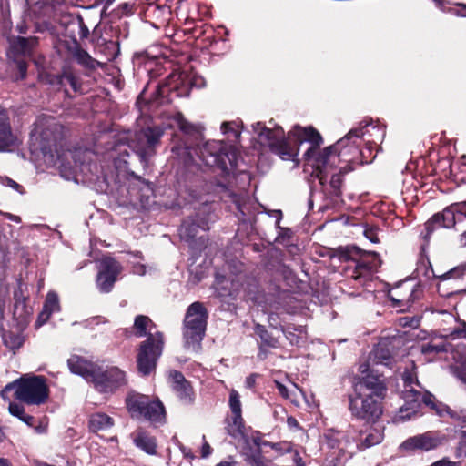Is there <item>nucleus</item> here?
Segmentation results:
<instances>
[{
    "instance_id": "c03bdc74",
    "label": "nucleus",
    "mask_w": 466,
    "mask_h": 466,
    "mask_svg": "<svg viewBox=\"0 0 466 466\" xmlns=\"http://www.w3.org/2000/svg\"><path fill=\"white\" fill-rule=\"evenodd\" d=\"M343 432L346 435L344 436L345 447L349 449L355 445L358 449V442H360V438L363 436V431L357 430L354 426H349L348 430Z\"/></svg>"
},
{
    "instance_id": "09e8293b",
    "label": "nucleus",
    "mask_w": 466,
    "mask_h": 466,
    "mask_svg": "<svg viewBox=\"0 0 466 466\" xmlns=\"http://www.w3.org/2000/svg\"><path fill=\"white\" fill-rule=\"evenodd\" d=\"M3 340L5 346L13 350L19 349L23 343V339L20 336L15 335L11 332L5 333L3 335Z\"/></svg>"
},
{
    "instance_id": "774afa93",
    "label": "nucleus",
    "mask_w": 466,
    "mask_h": 466,
    "mask_svg": "<svg viewBox=\"0 0 466 466\" xmlns=\"http://www.w3.org/2000/svg\"><path fill=\"white\" fill-rule=\"evenodd\" d=\"M17 67H18L19 73L21 75V77L24 78L26 74V64L23 61H18Z\"/></svg>"
},
{
    "instance_id": "79ce46f5",
    "label": "nucleus",
    "mask_w": 466,
    "mask_h": 466,
    "mask_svg": "<svg viewBox=\"0 0 466 466\" xmlns=\"http://www.w3.org/2000/svg\"><path fill=\"white\" fill-rule=\"evenodd\" d=\"M15 298L14 316L21 322H25L26 318L31 314V309L25 305L24 298H18L16 293L15 294Z\"/></svg>"
},
{
    "instance_id": "a19ab883",
    "label": "nucleus",
    "mask_w": 466,
    "mask_h": 466,
    "mask_svg": "<svg viewBox=\"0 0 466 466\" xmlns=\"http://www.w3.org/2000/svg\"><path fill=\"white\" fill-rule=\"evenodd\" d=\"M230 285L229 280H228L224 276H216L214 289L218 297L226 298L233 296V292L229 288Z\"/></svg>"
},
{
    "instance_id": "e433bc0d",
    "label": "nucleus",
    "mask_w": 466,
    "mask_h": 466,
    "mask_svg": "<svg viewBox=\"0 0 466 466\" xmlns=\"http://www.w3.org/2000/svg\"><path fill=\"white\" fill-rule=\"evenodd\" d=\"M374 360L377 363L388 365L391 359V351L387 341H380L373 350Z\"/></svg>"
},
{
    "instance_id": "393cba45",
    "label": "nucleus",
    "mask_w": 466,
    "mask_h": 466,
    "mask_svg": "<svg viewBox=\"0 0 466 466\" xmlns=\"http://www.w3.org/2000/svg\"><path fill=\"white\" fill-rule=\"evenodd\" d=\"M384 438L383 431L376 427H369L363 431V436L360 438L358 442V450L363 451L367 448L379 444Z\"/></svg>"
},
{
    "instance_id": "20e7f679",
    "label": "nucleus",
    "mask_w": 466,
    "mask_h": 466,
    "mask_svg": "<svg viewBox=\"0 0 466 466\" xmlns=\"http://www.w3.org/2000/svg\"><path fill=\"white\" fill-rule=\"evenodd\" d=\"M154 323L145 315H137L134 320L135 335L137 338L147 337L141 342L137 357V369L143 375H148L156 368L157 361L164 348V336L160 331L149 332Z\"/></svg>"
},
{
    "instance_id": "0e129e2a",
    "label": "nucleus",
    "mask_w": 466,
    "mask_h": 466,
    "mask_svg": "<svg viewBox=\"0 0 466 466\" xmlns=\"http://www.w3.org/2000/svg\"><path fill=\"white\" fill-rule=\"evenodd\" d=\"M133 271L135 274L137 275H139V276H143L146 274L147 270H146V266L144 264H137L134 266L133 268Z\"/></svg>"
},
{
    "instance_id": "6ab92c4d",
    "label": "nucleus",
    "mask_w": 466,
    "mask_h": 466,
    "mask_svg": "<svg viewBox=\"0 0 466 466\" xmlns=\"http://www.w3.org/2000/svg\"><path fill=\"white\" fill-rule=\"evenodd\" d=\"M441 443L442 439L441 437L432 431H428L408 438L400 445V450L408 452L430 451L438 448Z\"/></svg>"
},
{
    "instance_id": "4468645a",
    "label": "nucleus",
    "mask_w": 466,
    "mask_h": 466,
    "mask_svg": "<svg viewBox=\"0 0 466 466\" xmlns=\"http://www.w3.org/2000/svg\"><path fill=\"white\" fill-rule=\"evenodd\" d=\"M63 126L52 116L39 117L35 123L32 137L39 140L40 149L43 152L51 150L58 139L62 137Z\"/></svg>"
},
{
    "instance_id": "9d476101",
    "label": "nucleus",
    "mask_w": 466,
    "mask_h": 466,
    "mask_svg": "<svg viewBox=\"0 0 466 466\" xmlns=\"http://www.w3.org/2000/svg\"><path fill=\"white\" fill-rule=\"evenodd\" d=\"M455 227L458 231H461L460 243L466 246V202L453 204L446 208L441 213L435 214L425 223L427 231L424 238H430V235L437 228H450Z\"/></svg>"
},
{
    "instance_id": "338daca9",
    "label": "nucleus",
    "mask_w": 466,
    "mask_h": 466,
    "mask_svg": "<svg viewBox=\"0 0 466 466\" xmlns=\"http://www.w3.org/2000/svg\"><path fill=\"white\" fill-rule=\"evenodd\" d=\"M211 447L209 446L208 443H204L203 446H202V449H201V456L203 458H207L208 457L210 454H211Z\"/></svg>"
},
{
    "instance_id": "6e6552de",
    "label": "nucleus",
    "mask_w": 466,
    "mask_h": 466,
    "mask_svg": "<svg viewBox=\"0 0 466 466\" xmlns=\"http://www.w3.org/2000/svg\"><path fill=\"white\" fill-rule=\"evenodd\" d=\"M208 318V310L202 302H193L187 309L183 321V339L187 350L198 351L200 348Z\"/></svg>"
},
{
    "instance_id": "8fccbe9b",
    "label": "nucleus",
    "mask_w": 466,
    "mask_h": 466,
    "mask_svg": "<svg viewBox=\"0 0 466 466\" xmlns=\"http://www.w3.org/2000/svg\"><path fill=\"white\" fill-rule=\"evenodd\" d=\"M72 25H73V27H77V35L80 37V39H86L88 37L89 29L85 25L82 16L73 17Z\"/></svg>"
},
{
    "instance_id": "13d9d810",
    "label": "nucleus",
    "mask_w": 466,
    "mask_h": 466,
    "mask_svg": "<svg viewBox=\"0 0 466 466\" xmlns=\"http://www.w3.org/2000/svg\"><path fill=\"white\" fill-rule=\"evenodd\" d=\"M458 461H452L449 458H442L441 460L432 462L430 466H460Z\"/></svg>"
},
{
    "instance_id": "49530a36",
    "label": "nucleus",
    "mask_w": 466,
    "mask_h": 466,
    "mask_svg": "<svg viewBox=\"0 0 466 466\" xmlns=\"http://www.w3.org/2000/svg\"><path fill=\"white\" fill-rule=\"evenodd\" d=\"M59 83L62 85L68 84L75 92L81 90V84L79 79L71 72H64L59 76Z\"/></svg>"
},
{
    "instance_id": "6e6d98bb",
    "label": "nucleus",
    "mask_w": 466,
    "mask_h": 466,
    "mask_svg": "<svg viewBox=\"0 0 466 466\" xmlns=\"http://www.w3.org/2000/svg\"><path fill=\"white\" fill-rule=\"evenodd\" d=\"M75 16H81L80 15H74V14H65L61 16L60 24L63 25L67 31L68 28L73 27L72 25V20Z\"/></svg>"
},
{
    "instance_id": "e2e57ef3",
    "label": "nucleus",
    "mask_w": 466,
    "mask_h": 466,
    "mask_svg": "<svg viewBox=\"0 0 466 466\" xmlns=\"http://www.w3.org/2000/svg\"><path fill=\"white\" fill-rule=\"evenodd\" d=\"M456 457H466V441H461L456 450Z\"/></svg>"
},
{
    "instance_id": "5fc2aeb1",
    "label": "nucleus",
    "mask_w": 466,
    "mask_h": 466,
    "mask_svg": "<svg viewBox=\"0 0 466 466\" xmlns=\"http://www.w3.org/2000/svg\"><path fill=\"white\" fill-rule=\"evenodd\" d=\"M449 337L451 339H460V338H466V323H461V328H458L453 329Z\"/></svg>"
},
{
    "instance_id": "c85d7f7f",
    "label": "nucleus",
    "mask_w": 466,
    "mask_h": 466,
    "mask_svg": "<svg viewBox=\"0 0 466 466\" xmlns=\"http://www.w3.org/2000/svg\"><path fill=\"white\" fill-rule=\"evenodd\" d=\"M226 430L228 433L235 438H244V421L242 414H232V416L227 420Z\"/></svg>"
},
{
    "instance_id": "f704fd0d",
    "label": "nucleus",
    "mask_w": 466,
    "mask_h": 466,
    "mask_svg": "<svg viewBox=\"0 0 466 466\" xmlns=\"http://www.w3.org/2000/svg\"><path fill=\"white\" fill-rule=\"evenodd\" d=\"M344 434L343 431H336V430H328L325 433V439L327 440L328 445L332 449H339L343 451L347 450L344 442Z\"/></svg>"
},
{
    "instance_id": "bf43d9fd",
    "label": "nucleus",
    "mask_w": 466,
    "mask_h": 466,
    "mask_svg": "<svg viewBox=\"0 0 466 466\" xmlns=\"http://www.w3.org/2000/svg\"><path fill=\"white\" fill-rule=\"evenodd\" d=\"M276 387L279 390V393L285 399H290L291 396L289 394V390L281 382L275 381Z\"/></svg>"
},
{
    "instance_id": "ddd939ff",
    "label": "nucleus",
    "mask_w": 466,
    "mask_h": 466,
    "mask_svg": "<svg viewBox=\"0 0 466 466\" xmlns=\"http://www.w3.org/2000/svg\"><path fill=\"white\" fill-rule=\"evenodd\" d=\"M385 127L375 124L372 120L362 121L358 127L350 129L342 138H348V147L355 146L357 149L361 143L380 146L385 137Z\"/></svg>"
},
{
    "instance_id": "4be33fe9",
    "label": "nucleus",
    "mask_w": 466,
    "mask_h": 466,
    "mask_svg": "<svg viewBox=\"0 0 466 466\" xmlns=\"http://www.w3.org/2000/svg\"><path fill=\"white\" fill-rule=\"evenodd\" d=\"M354 269L352 270L350 277L354 279H360L380 267L381 261L379 258V255L376 252H372L370 253L368 257L361 258L360 259L354 261Z\"/></svg>"
},
{
    "instance_id": "39448f33",
    "label": "nucleus",
    "mask_w": 466,
    "mask_h": 466,
    "mask_svg": "<svg viewBox=\"0 0 466 466\" xmlns=\"http://www.w3.org/2000/svg\"><path fill=\"white\" fill-rule=\"evenodd\" d=\"M89 159L90 153L87 151H77L74 154L76 167L79 168V172L83 175L84 178L88 182H99L102 180L108 185L116 177V169L121 168L127 164L126 157L128 153L125 145H116L114 148L106 153L105 159L111 160V165H100L96 162L85 161L79 162V157Z\"/></svg>"
},
{
    "instance_id": "cd10ccee",
    "label": "nucleus",
    "mask_w": 466,
    "mask_h": 466,
    "mask_svg": "<svg viewBox=\"0 0 466 466\" xmlns=\"http://www.w3.org/2000/svg\"><path fill=\"white\" fill-rule=\"evenodd\" d=\"M175 125L186 135L200 134L203 127L199 124L187 121L181 113H176L172 117Z\"/></svg>"
},
{
    "instance_id": "72a5a7b5",
    "label": "nucleus",
    "mask_w": 466,
    "mask_h": 466,
    "mask_svg": "<svg viewBox=\"0 0 466 466\" xmlns=\"http://www.w3.org/2000/svg\"><path fill=\"white\" fill-rule=\"evenodd\" d=\"M73 57L82 66L88 69H95L100 66V63L94 59L86 50L76 46L73 51Z\"/></svg>"
},
{
    "instance_id": "c756f323",
    "label": "nucleus",
    "mask_w": 466,
    "mask_h": 466,
    "mask_svg": "<svg viewBox=\"0 0 466 466\" xmlns=\"http://www.w3.org/2000/svg\"><path fill=\"white\" fill-rule=\"evenodd\" d=\"M134 442L137 447L140 448L148 454L153 455L157 451V443L155 438L144 431H140L136 435L134 438Z\"/></svg>"
},
{
    "instance_id": "a878e982",
    "label": "nucleus",
    "mask_w": 466,
    "mask_h": 466,
    "mask_svg": "<svg viewBox=\"0 0 466 466\" xmlns=\"http://www.w3.org/2000/svg\"><path fill=\"white\" fill-rule=\"evenodd\" d=\"M114 425L113 419L106 413L92 414L89 419V429L94 431H106Z\"/></svg>"
},
{
    "instance_id": "37998d69",
    "label": "nucleus",
    "mask_w": 466,
    "mask_h": 466,
    "mask_svg": "<svg viewBox=\"0 0 466 466\" xmlns=\"http://www.w3.org/2000/svg\"><path fill=\"white\" fill-rule=\"evenodd\" d=\"M221 132L227 136L228 140L238 141L240 137L239 126L237 122H223L221 124Z\"/></svg>"
},
{
    "instance_id": "473e14b6",
    "label": "nucleus",
    "mask_w": 466,
    "mask_h": 466,
    "mask_svg": "<svg viewBox=\"0 0 466 466\" xmlns=\"http://www.w3.org/2000/svg\"><path fill=\"white\" fill-rule=\"evenodd\" d=\"M435 6L443 12L450 13L457 16L466 17V5L450 4L446 0H432Z\"/></svg>"
},
{
    "instance_id": "7c9ffc66",
    "label": "nucleus",
    "mask_w": 466,
    "mask_h": 466,
    "mask_svg": "<svg viewBox=\"0 0 466 466\" xmlns=\"http://www.w3.org/2000/svg\"><path fill=\"white\" fill-rule=\"evenodd\" d=\"M36 45V38H25L17 36L11 40L10 46L14 52L22 55H27Z\"/></svg>"
},
{
    "instance_id": "de8ad7c7",
    "label": "nucleus",
    "mask_w": 466,
    "mask_h": 466,
    "mask_svg": "<svg viewBox=\"0 0 466 466\" xmlns=\"http://www.w3.org/2000/svg\"><path fill=\"white\" fill-rule=\"evenodd\" d=\"M228 405L232 414H242L240 395L236 390L229 392Z\"/></svg>"
},
{
    "instance_id": "680f3d73",
    "label": "nucleus",
    "mask_w": 466,
    "mask_h": 466,
    "mask_svg": "<svg viewBox=\"0 0 466 466\" xmlns=\"http://www.w3.org/2000/svg\"><path fill=\"white\" fill-rule=\"evenodd\" d=\"M3 183L5 186L15 189V191H18V192L22 193V190H21L22 187L18 183L14 181L13 179L5 177V178L3 179Z\"/></svg>"
},
{
    "instance_id": "7ed1b4c3",
    "label": "nucleus",
    "mask_w": 466,
    "mask_h": 466,
    "mask_svg": "<svg viewBox=\"0 0 466 466\" xmlns=\"http://www.w3.org/2000/svg\"><path fill=\"white\" fill-rule=\"evenodd\" d=\"M402 379L404 382V390L402 391L404 403L394 415L393 422L400 423L411 420L419 413L422 404L434 410L440 416H442L444 411L449 412L446 406L435 403V397L431 393L421 391L422 387L412 372L405 371Z\"/></svg>"
},
{
    "instance_id": "aec40b11",
    "label": "nucleus",
    "mask_w": 466,
    "mask_h": 466,
    "mask_svg": "<svg viewBox=\"0 0 466 466\" xmlns=\"http://www.w3.org/2000/svg\"><path fill=\"white\" fill-rule=\"evenodd\" d=\"M199 229L203 231L209 229L208 219L199 218L198 216L197 218H188L181 225L179 236L183 240L193 245Z\"/></svg>"
},
{
    "instance_id": "052dcab7",
    "label": "nucleus",
    "mask_w": 466,
    "mask_h": 466,
    "mask_svg": "<svg viewBox=\"0 0 466 466\" xmlns=\"http://www.w3.org/2000/svg\"><path fill=\"white\" fill-rule=\"evenodd\" d=\"M457 376L466 384V359L462 361L461 366L458 367Z\"/></svg>"
},
{
    "instance_id": "4c0bfd02",
    "label": "nucleus",
    "mask_w": 466,
    "mask_h": 466,
    "mask_svg": "<svg viewBox=\"0 0 466 466\" xmlns=\"http://www.w3.org/2000/svg\"><path fill=\"white\" fill-rule=\"evenodd\" d=\"M172 388L181 401L186 404L193 402L194 392L188 381H185L182 384L173 385Z\"/></svg>"
},
{
    "instance_id": "a18cd8bd",
    "label": "nucleus",
    "mask_w": 466,
    "mask_h": 466,
    "mask_svg": "<svg viewBox=\"0 0 466 466\" xmlns=\"http://www.w3.org/2000/svg\"><path fill=\"white\" fill-rule=\"evenodd\" d=\"M233 202L240 214L239 219L243 222H252L253 215L250 212V206L248 203H240L239 198L237 195H233Z\"/></svg>"
},
{
    "instance_id": "bb28decb",
    "label": "nucleus",
    "mask_w": 466,
    "mask_h": 466,
    "mask_svg": "<svg viewBox=\"0 0 466 466\" xmlns=\"http://www.w3.org/2000/svg\"><path fill=\"white\" fill-rule=\"evenodd\" d=\"M441 278L442 281L452 279L460 280V285H457L455 291H466V262L443 273Z\"/></svg>"
},
{
    "instance_id": "f8f14e48",
    "label": "nucleus",
    "mask_w": 466,
    "mask_h": 466,
    "mask_svg": "<svg viewBox=\"0 0 466 466\" xmlns=\"http://www.w3.org/2000/svg\"><path fill=\"white\" fill-rule=\"evenodd\" d=\"M163 134V128L158 126L148 127L136 134V138L130 147L144 167L147 166L149 158L155 154V147Z\"/></svg>"
},
{
    "instance_id": "5701e85b",
    "label": "nucleus",
    "mask_w": 466,
    "mask_h": 466,
    "mask_svg": "<svg viewBox=\"0 0 466 466\" xmlns=\"http://www.w3.org/2000/svg\"><path fill=\"white\" fill-rule=\"evenodd\" d=\"M60 310L59 299L55 291H49L46 295V301L42 311L39 313L36 327H41L49 319L54 312Z\"/></svg>"
},
{
    "instance_id": "864d4df0",
    "label": "nucleus",
    "mask_w": 466,
    "mask_h": 466,
    "mask_svg": "<svg viewBox=\"0 0 466 466\" xmlns=\"http://www.w3.org/2000/svg\"><path fill=\"white\" fill-rule=\"evenodd\" d=\"M169 380L171 381L172 386L182 384L183 382L187 381L185 379L184 375L177 370H172L169 372Z\"/></svg>"
},
{
    "instance_id": "412c9836",
    "label": "nucleus",
    "mask_w": 466,
    "mask_h": 466,
    "mask_svg": "<svg viewBox=\"0 0 466 466\" xmlns=\"http://www.w3.org/2000/svg\"><path fill=\"white\" fill-rule=\"evenodd\" d=\"M67 365L72 373L83 377L86 381H93L96 376L97 365L86 360V359L73 355L67 360Z\"/></svg>"
},
{
    "instance_id": "f257e3e1",
    "label": "nucleus",
    "mask_w": 466,
    "mask_h": 466,
    "mask_svg": "<svg viewBox=\"0 0 466 466\" xmlns=\"http://www.w3.org/2000/svg\"><path fill=\"white\" fill-rule=\"evenodd\" d=\"M289 136L296 137L299 145L309 143L304 153L306 165L312 168V175L322 186L329 181L332 194L339 197L342 177L353 170L352 158L359 155V149L355 146L349 147L348 138H340L334 145L320 149L322 137L312 127L295 126Z\"/></svg>"
},
{
    "instance_id": "3c124183",
    "label": "nucleus",
    "mask_w": 466,
    "mask_h": 466,
    "mask_svg": "<svg viewBox=\"0 0 466 466\" xmlns=\"http://www.w3.org/2000/svg\"><path fill=\"white\" fill-rule=\"evenodd\" d=\"M10 414H12L15 417H17L19 420L21 417H23L25 413L24 407L16 402H10L8 407Z\"/></svg>"
},
{
    "instance_id": "dca6fc26",
    "label": "nucleus",
    "mask_w": 466,
    "mask_h": 466,
    "mask_svg": "<svg viewBox=\"0 0 466 466\" xmlns=\"http://www.w3.org/2000/svg\"><path fill=\"white\" fill-rule=\"evenodd\" d=\"M92 382L98 391L112 392L126 384V373L115 366L106 370L97 367Z\"/></svg>"
},
{
    "instance_id": "423d86ee",
    "label": "nucleus",
    "mask_w": 466,
    "mask_h": 466,
    "mask_svg": "<svg viewBox=\"0 0 466 466\" xmlns=\"http://www.w3.org/2000/svg\"><path fill=\"white\" fill-rule=\"evenodd\" d=\"M252 131L257 136L258 142L264 146L268 147L274 154L278 155L283 160L297 161L296 157L299 153L297 147H293L289 142V139L296 137L285 136V132L280 126L274 125L272 127H267L262 122H256L251 125ZM298 144L299 142L296 141Z\"/></svg>"
},
{
    "instance_id": "f03ea898",
    "label": "nucleus",
    "mask_w": 466,
    "mask_h": 466,
    "mask_svg": "<svg viewBox=\"0 0 466 466\" xmlns=\"http://www.w3.org/2000/svg\"><path fill=\"white\" fill-rule=\"evenodd\" d=\"M386 388L379 376L367 374L354 384V394L350 396L351 414L365 420H374L382 414L380 400Z\"/></svg>"
},
{
    "instance_id": "a211bd4d",
    "label": "nucleus",
    "mask_w": 466,
    "mask_h": 466,
    "mask_svg": "<svg viewBox=\"0 0 466 466\" xmlns=\"http://www.w3.org/2000/svg\"><path fill=\"white\" fill-rule=\"evenodd\" d=\"M122 267L111 257H104L99 261L98 274L96 277V287L102 293H108L112 290Z\"/></svg>"
},
{
    "instance_id": "b1692460",
    "label": "nucleus",
    "mask_w": 466,
    "mask_h": 466,
    "mask_svg": "<svg viewBox=\"0 0 466 466\" xmlns=\"http://www.w3.org/2000/svg\"><path fill=\"white\" fill-rule=\"evenodd\" d=\"M15 140L11 131L8 115L5 110L0 109V151L7 150L15 144Z\"/></svg>"
},
{
    "instance_id": "2f4dec72",
    "label": "nucleus",
    "mask_w": 466,
    "mask_h": 466,
    "mask_svg": "<svg viewBox=\"0 0 466 466\" xmlns=\"http://www.w3.org/2000/svg\"><path fill=\"white\" fill-rule=\"evenodd\" d=\"M365 147L360 149L359 147V155L354 156L352 158L353 163L357 164H364V163H370L372 160L376 157L378 149H376L379 146L370 144V143H364Z\"/></svg>"
},
{
    "instance_id": "1a4fd4ad",
    "label": "nucleus",
    "mask_w": 466,
    "mask_h": 466,
    "mask_svg": "<svg viewBox=\"0 0 466 466\" xmlns=\"http://www.w3.org/2000/svg\"><path fill=\"white\" fill-rule=\"evenodd\" d=\"M199 158L206 166L228 172L238 166V151L223 140H208L198 148Z\"/></svg>"
},
{
    "instance_id": "2eb2a0df",
    "label": "nucleus",
    "mask_w": 466,
    "mask_h": 466,
    "mask_svg": "<svg viewBox=\"0 0 466 466\" xmlns=\"http://www.w3.org/2000/svg\"><path fill=\"white\" fill-rule=\"evenodd\" d=\"M415 278L419 280L421 284H426L428 281L436 279H438L437 287L438 291L442 296H450L453 293H457L458 291H455L458 287L457 285H460V280L458 279H450L446 281H442L441 275L435 274L431 264L427 258H420V260L417 263V267L414 270Z\"/></svg>"
},
{
    "instance_id": "4d7b16f0",
    "label": "nucleus",
    "mask_w": 466,
    "mask_h": 466,
    "mask_svg": "<svg viewBox=\"0 0 466 466\" xmlns=\"http://www.w3.org/2000/svg\"><path fill=\"white\" fill-rule=\"evenodd\" d=\"M252 441H253L254 445L256 446V450L250 451V453L245 452L247 461H248V457L254 454L257 451H259L261 452L260 446L263 443L261 442V437L258 432H256L254 435H252Z\"/></svg>"
},
{
    "instance_id": "9b49d317",
    "label": "nucleus",
    "mask_w": 466,
    "mask_h": 466,
    "mask_svg": "<svg viewBox=\"0 0 466 466\" xmlns=\"http://www.w3.org/2000/svg\"><path fill=\"white\" fill-rule=\"evenodd\" d=\"M127 407L133 418H144L152 422H161L165 418V409L159 400H152L149 396L130 393L127 397Z\"/></svg>"
},
{
    "instance_id": "58836bf2",
    "label": "nucleus",
    "mask_w": 466,
    "mask_h": 466,
    "mask_svg": "<svg viewBox=\"0 0 466 466\" xmlns=\"http://www.w3.org/2000/svg\"><path fill=\"white\" fill-rule=\"evenodd\" d=\"M171 152L173 157L185 166L189 165L193 161L189 147L184 144H177L173 146Z\"/></svg>"
},
{
    "instance_id": "ea45409f",
    "label": "nucleus",
    "mask_w": 466,
    "mask_h": 466,
    "mask_svg": "<svg viewBox=\"0 0 466 466\" xmlns=\"http://www.w3.org/2000/svg\"><path fill=\"white\" fill-rule=\"evenodd\" d=\"M254 330L255 333L259 337L261 345L271 349H277L279 347L278 339L271 336L264 326L257 324Z\"/></svg>"
},
{
    "instance_id": "c9c22d12",
    "label": "nucleus",
    "mask_w": 466,
    "mask_h": 466,
    "mask_svg": "<svg viewBox=\"0 0 466 466\" xmlns=\"http://www.w3.org/2000/svg\"><path fill=\"white\" fill-rule=\"evenodd\" d=\"M284 334L292 345L301 346L306 341V331L302 326L288 327L284 330Z\"/></svg>"
},
{
    "instance_id": "f3484780",
    "label": "nucleus",
    "mask_w": 466,
    "mask_h": 466,
    "mask_svg": "<svg viewBox=\"0 0 466 466\" xmlns=\"http://www.w3.org/2000/svg\"><path fill=\"white\" fill-rule=\"evenodd\" d=\"M167 85L170 89L177 90L179 96H187L191 88L205 86L206 81L195 71L184 69L170 74Z\"/></svg>"
},
{
    "instance_id": "69168bd1",
    "label": "nucleus",
    "mask_w": 466,
    "mask_h": 466,
    "mask_svg": "<svg viewBox=\"0 0 466 466\" xmlns=\"http://www.w3.org/2000/svg\"><path fill=\"white\" fill-rule=\"evenodd\" d=\"M287 424H288L289 428L291 430L299 429V422L294 417H288Z\"/></svg>"
},
{
    "instance_id": "603ef678",
    "label": "nucleus",
    "mask_w": 466,
    "mask_h": 466,
    "mask_svg": "<svg viewBox=\"0 0 466 466\" xmlns=\"http://www.w3.org/2000/svg\"><path fill=\"white\" fill-rule=\"evenodd\" d=\"M444 350L442 345H433L431 343H426L421 346V352L423 354L438 353Z\"/></svg>"
},
{
    "instance_id": "0eeeda50",
    "label": "nucleus",
    "mask_w": 466,
    "mask_h": 466,
    "mask_svg": "<svg viewBox=\"0 0 466 466\" xmlns=\"http://www.w3.org/2000/svg\"><path fill=\"white\" fill-rule=\"evenodd\" d=\"M14 390L15 398L28 405H40L48 398V387L42 376L25 375L8 383L1 391L4 400Z\"/></svg>"
}]
</instances>
